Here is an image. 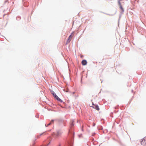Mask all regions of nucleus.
Instances as JSON below:
<instances>
[{
    "label": "nucleus",
    "mask_w": 146,
    "mask_h": 146,
    "mask_svg": "<svg viewBox=\"0 0 146 146\" xmlns=\"http://www.w3.org/2000/svg\"><path fill=\"white\" fill-rule=\"evenodd\" d=\"M51 92L55 99L58 101L61 102H62V100L56 95V94L54 92L52 91Z\"/></svg>",
    "instance_id": "nucleus-1"
},
{
    "label": "nucleus",
    "mask_w": 146,
    "mask_h": 146,
    "mask_svg": "<svg viewBox=\"0 0 146 146\" xmlns=\"http://www.w3.org/2000/svg\"><path fill=\"white\" fill-rule=\"evenodd\" d=\"M92 106H90L94 108L96 110H97L98 111L99 110L100 108H99V107L98 105H94L93 103V102H92Z\"/></svg>",
    "instance_id": "nucleus-2"
},
{
    "label": "nucleus",
    "mask_w": 146,
    "mask_h": 146,
    "mask_svg": "<svg viewBox=\"0 0 146 146\" xmlns=\"http://www.w3.org/2000/svg\"><path fill=\"white\" fill-rule=\"evenodd\" d=\"M141 144L143 145H145L146 144V139L144 138L141 140Z\"/></svg>",
    "instance_id": "nucleus-3"
},
{
    "label": "nucleus",
    "mask_w": 146,
    "mask_h": 146,
    "mask_svg": "<svg viewBox=\"0 0 146 146\" xmlns=\"http://www.w3.org/2000/svg\"><path fill=\"white\" fill-rule=\"evenodd\" d=\"M87 63V61L86 60H83L82 61V64L83 65H86Z\"/></svg>",
    "instance_id": "nucleus-4"
},
{
    "label": "nucleus",
    "mask_w": 146,
    "mask_h": 146,
    "mask_svg": "<svg viewBox=\"0 0 146 146\" xmlns=\"http://www.w3.org/2000/svg\"><path fill=\"white\" fill-rule=\"evenodd\" d=\"M61 134V133L59 131H58L57 132L56 134V136L57 137H59Z\"/></svg>",
    "instance_id": "nucleus-5"
},
{
    "label": "nucleus",
    "mask_w": 146,
    "mask_h": 146,
    "mask_svg": "<svg viewBox=\"0 0 146 146\" xmlns=\"http://www.w3.org/2000/svg\"><path fill=\"white\" fill-rule=\"evenodd\" d=\"M119 5L120 7V9L122 11H124L123 9V7H122V6L121 5V4L119 2Z\"/></svg>",
    "instance_id": "nucleus-6"
},
{
    "label": "nucleus",
    "mask_w": 146,
    "mask_h": 146,
    "mask_svg": "<svg viewBox=\"0 0 146 146\" xmlns=\"http://www.w3.org/2000/svg\"><path fill=\"white\" fill-rule=\"evenodd\" d=\"M71 40V39H70V38H68V39L67 40L66 42V44H67L68 43H69L70 42V41Z\"/></svg>",
    "instance_id": "nucleus-7"
},
{
    "label": "nucleus",
    "mask_w": 146,
    "mask_h": 146,
    "mask_svg": "<svg viewBox=\"0 0 146 146\" xmlns=\"http://www.w3.org/2000/svg\"><path fill=\"white\" fill-rule=\"evenodd\" d=\"M54 122V120H52L46 126H48V125H51V124H52V123H53Z\"/></svg>",
    "instance_id": "nucleus-8"
},
{
    "label": "nucleus",
    "mask_w": 146,
    "mask_h": 146,
    "mask_svg": "<svg viewBox=\"0 0 146 146\" xmlns=\"http://www.w3.org/2000/svg\"><path fill=\"white\" fill-rule=\"evenodd\" d=\"M73 36L72 35H70V36H69V38H70V39H71L72 38V37H73Z\"/></svg>",
    "instance_id": "nucleus-9"
},
{
    "label": "nucleus",
    "mask_w": 146,
    "mask_h": 146,
    "mask_svg": "<svg viewBox=\"0 0 146 146\" xmlns=\"http://www.w3.org/2000/svg\"><path fill=\"white\" fill-rule=\"evenodd\" d=\"M58 146H60V145H59Z\"/></svg>",
    "instance_id": "nucleus-10"
}]
</instances>
